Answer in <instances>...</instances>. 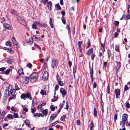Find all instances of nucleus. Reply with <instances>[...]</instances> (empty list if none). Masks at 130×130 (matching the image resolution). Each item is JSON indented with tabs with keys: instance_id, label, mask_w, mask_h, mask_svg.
Here are the masks:
<instances>
[{
	"instance_id": "nucleus-64",
	"label": "nucleus",
	"mask_w": 130,
	"mask_h": 130,
	"mask_svg": "<svg viewBox=\"0 0 130 130\" xmlns=\"http://www.w3.org/2000/svg\"><path fill=\"white\" fill-rule=\"evenodd\" d=\"M118 35V34L117 32H115L114 34V36L115 38H116Z\"/></svg>"
},
{
	"instance_id": "nucleus-58",
	"label": "nucleus",
	"mask_w": 130,
	"mask_h": 130,
	"mask_svg": "<svg viewBox=\"0 0 130 130\" xmlns=\"http://www.w3.org/2000/svg\"><path fill=\"white\" fill-rule=\"evenodd\" d=\"M119 22L118 21H115V22L114 24L115 26H118L119 24Z\"/></svg>"
},
{
	"instance_id": "nucleus-31",
	"label": "nucleus",
	"mask_w": 130,
	"mask_h": 130,
	"mask_svg": "<svg viewBox=\"0 0 130 130\" xmlns=\"http://www.w3.org/2000/svg\"><path fill=\"white\" fill-rule=\"evenodd\" d=\"M34 45H35V47H36L37 48H38V49L39 50L40 52L41 51V47H40V46L39 45H37L36 43L34 44Z\"/></svg>"
},
{
	"instance_id": "nucleus-55",
	"label": "nucleus",
	"mask_w": 130,
	"mask_h": 130,
	"mask_svg": "<svg viewBox=\"0 0 130 130\" xmlns=\"http://www.w3.org/2000/svg\"><path fill=\"white\" fill-rule=\"evenodd\" d=\"M50 109H51V110L52 111H54L55 110V107L53 106L52 105L51 106Z\"/></svg>"
},
{
	"instance_id": "nucleus-32",
	"label": "nucleus",
	"mask_w": 130,
	"mask_h": 130,
	"mask_svg": "<svg viewBox=\"0 0 130 130\" xmlns=\"http://www.w3.org/2000/svg\"><path fill=\"white\" fill-rule=\"evenodd\" d=\"M11 94V95H15L14 94L15 90L14 89H11L10 90Z\"/></svg>"
},
{
	"instance_id": "nucleus-26",
	"label": "nucleus",
	"mask_w": 130,
	"mask_h": 130,
	"mask_svg": "<svg viewBox=\"0 0 130 130\" xmlns=\"http://www.w3.org/2000/svg\"><path fill=\"white\" fill-rule=\"evenodd\" d=\"M7 117L9 119H13V116L11 114L8 115L7 116Z\"/></svg>"
},
{
	"instance_id": "nucleus-16",
	"label": "nucleus",
	"mask_w": 130,
	"mask_h": 130,
	"mask_svg": "<svg viewBox=\"0 0 130 130\" xmlns=\"http://www.w3.org/2000/svg\"><path fill=\"white\" fill-rule=\"evenodd\" d=\"M6 48L7 49H5L6 50H8V52L11 54H12L14 52V51L11 48Z\"/></svg>"
},
{
	"instance_id": "nucleus-29",
	"label": "nucleus",
	"mask_w": 130,
	"mask_h": 130,
	"mask_svg": "<svg viewBox=\"0 0 130 130\" xmlns=\"http://www.w3.org/2000/svg\"><path fill=\"white\" fill-rule=\"evenodd\" d=\"M40 93L42 95H45L46 94V91L44 90H42L40 91Z\"/></svg>"
},
{
	"instance_id": "nucleus-49",
	"label": "nucleus",
	"mask_w": 130,
	"mask_h": 130,
	"mask_svg": "<svg viewBox=\"0 0 130 130\" xmlns=\"http://www.w3.org/2000/svg\"><path fill=\"white\" fill-rule=\"evenodd\" d=\"M58 84L60 86H63V82L61 81L58 82Z\"/></svg>"
},
{
	"instance_id": "nucleus-33",
	"label": "nucleus",
	"mask_w": 130,
	"mask_h": 130,
	"mask_svg": "<svg viewBox=\"0 0 130 130\" xmlns=\"http://www.w3.org/2000/svg\"><path fill=\"white\" fill-rule=\"evenodd\" d=\"M107 54L108 55V58L110 59V56H111V52L110 51L108 50H107Z\"/></svg>"
},
{
	"instance_id": "nucleus-34",
	"label": "nucleus",
	"mask_w": 130,
	"mask_h": 130,
	"mask_svg": "<svg viewBox=\"0 0 130 130\" xmlns=\"http://www.w3.org/2000/svg\"><path fill=\"white\" fill-rule=\"evenodd\" d=\"M12 96L9 98V101H10V100H11L13 99H15V95H12Z\"/></svg>"
},
{
	"instance_id": "nucleus-14",
	"label": "nucleus",
	"mask_w": 130,
	"mask_h": 130,
	"mask_svg": "<svg viewBox=\"0 0 130 130\" xmlns=\"http://www.w3.org/2000/svg\"><path fill=\"white\" fill-rule=\"evenodd\" d=\"M40 111H41L43 114L45 116H46L47 113V109H45L44 110H43L42 111V109H41Z\"/></svg>"
},
{
	"instance_id": "nucleus-37",
	"label": "nucleus",
	"mask_w": 130,
	"mask_h": 130,
	"mask_svg": "<svg viewBox=\"0 0 130 130\" xmlns=\"http://www.w3.org/2000/svg\"><path fill=\"white\" fill-rule=\"evenodd\" d=\"M93 115L94 116H96L97 115V112L95 107L94 109Z\"/></svg>"
},
{
	"instance_id": "nucleus-23",
	"label": "nucleus",
	"mask_w": 130,
	"mask_h": 130,
	"mask_svg": "<svg viewBox=\"0 0 130 130\" xmlns=\"http://www.w3.org/2000/svg\"><path fill=\"white\" fill-rule=\"evenodd\" d=\"M49 24L51 27L52 28H53V26L52 24V19L51 18H50V19Z\"/></svg>"
},
{
	"instance_id": "nucleus-52",
	"label": "nucleus",
	"mask_w": 130,
	"mask_h": 130,
	"mask_svg": "<svg viewBox=\"0 0 130 130\" xmlns=\"http://www.w3.org/2000/svg\"><path fill=\"white\" fill-rule=\"evenodd\" d=\"M10 71V69L7 70L5 72V74L7 75L8 74Z\"/></svg>"
},
{
	"instance_id": "nucleus-27",
	"label": "nucleus",
	"mask_w": 130,
	"mask_h": 130,
	"mask_svg": "<svg viewBox=\"0 0 130 130\" xmlns=\"http://www.w3.org/2000/svg\"><path fill=\"white\" fill-rule=\"evenodd\" d=\"M55 8L57 9L61 10V7L59 4H57L55 5Z\"/></svg>"
},
{
	"instance_id": "nucleus-25",
	"label": "nucleus",
	"mask_w": 130,
	"mask_h": 130,
	"mask_svg": "<svg viewBox=\"0 0 130 130\" xmlns=\"http://www.w3.org/2000/svg\"><path fill=\"white\" fill-rule=\"evenodd\" d=\"M25 124L28 126V127H30V126L29 125L30 122H29L28 120H26L25 122Z\"/></svg>"
},
{
	"instance_id": "nucleus-50",
	"label": "nucleus",
	"mask_w": 130,
	"mask_h": 130,
	"mask_svg": "<svg viewBox=\"0 0 130 130\" xmlns=\"http://www.w3.org/2000/svg\"><path fill=\"white\" fill-rule=\"evenodd\" d=\"M13 116L15 118H17L18 117V114L17 113H14Z\"/></svg>"
},
{
	"instance_id": "nucleus-42",
	"label": "nucleus",
	"mask_w": 130,
	"mask_h": 130,
	"mask_svg": "<svg viewBox=\"0 0 130 130\" xmlns=\"http://www.w3.org/2000/svg\"><path fill=\"white\" fill-rule=\"evenodd\" d=\"M56 77L57 80L58 82H59V81H61L60 78L59 77L58 75V74H57V75H56Z\"/></svg>"
},
{
	"instance_id": "nucleus-59",
	"label": "nucleus",
	"mask_w": 130,
	"mask_h": 130,
	"mask_svg": "<svg viewBox=\"0 0 130 130\" xmlns=\"http://www.w3.org/2000/svg\"><path fill=\"white\" fill-rule=\"evenodd\" d=\"M27 66L29 68H31L32 66V65L30 63H28L27 65Z\"/></svg>"
},
{
	"instance_id": "nucleus-53",
	"label": "nucleus",
	"mask_w": 130,
	"mask_h": 130,
	"mask_svg": "<svg viewBox=\"0 0 130 130\" xmlns=\"http://www.w3.org/2000/svg\"><path fill=\"white\" fill-rule=\"evenodd\" d=\"M23 111L26 112H27L28 111L27 108L25 107H23Z\"/></svg>"
},
{
	"instance_id": "nucleus-30",
	"label": "nucleus",
	"mask_w": 130,
	"mask_h": 130,
	"mask_svg": "<svg viewBox=\"0 0 130 130\" xmlns=\"http://www.w3.org/2000/svg\"><path fill=\"white\" fill-rule=\"evenodd\" d=\"M58 123V121H56L53 123L51 124L50 125V127H52L53 126L55 125V124Z\"/></svg>"
},
{
	"instance_id": "nucleus-6",
	"label": "nucleus",
	"mask_w": 130,
	"mask_h": 130,
	"mask_svg": "<svg viewBox=\"0 0 130 130\" xmlns=\"http://www.w3.org/2000/svg\"><path fill=\"white\" fill-rule=\"evenodd\" d=\"M30 77L31 79H36L38 77V74L37 73H33L30 75Z\"/></svg>"
},
{
	"instance_id": "nucleus-24",
	"label": "nucleus",
	"mask_w": 130,
	"mask_h": 130,
	"mask_svg": "<svg viewBox=\"0 0 130 130\" xmlns=\"http://www.w3.org/2000/svg\"><path fill=\"white\" fill-rule=\"evenodd\" d=\"M66 118V116L65 115H63L60 119V120L62 121H65V119Z\"/></svg>"
},
{
	"instance_id": "nucleus-62",
	"label": "nucleus",
	"mask_w": 130,
	"mask_h": 130,
	"mask_svg": "<svg viewBox=\"0 0 130 130\" xmlns=\"http://www.w3.org/2000/svg\"><path fill=\"white\" fill-rule=\"evenodd\" d=\"M95 55L94 54H92L91 56V59L92 60H93L94 59Z\"/></svg>"
},
{
	"instance_id": "nucleus-11",
	"label": "nucleus",
	"mask_w": 130,
	"mask_h": 130,
	"mask_svg": "<svg viewBox=\"0 0 130 130\" xmlns=\"http://www.w3.org/2000/svg\"><path fill=\"white\" fill-rule=\"evenodd\" d=\"M29 80V78L28 77H24L23 78V82L25 84L28 83Z\"/></svg>"
},
{
	"instance_id": "nucleus-5",
	"label": "nucleus",
	"mask_w": 130,
	"mask_h": 130,
	"mask_svg": "<svg viewBox=\"0 0 130 130\" xmlns=\"http://www.w3.org/2000/svg\"><path fill=\"white\" fill-rule=\"evenodd\" d=\"M11 39L14 45L16 46V47L17 48H19V44L15 38L14 37H12V38Z\"/></svg>"
},
{
	"instance_id": "nucleus-1",
	"label": "nucleus",
	"mask_w": 130,
	"mask_h": 130,
	"mask_svg": "<svg viewBox=\"0 0 130 130\" xmlns=\"http://www.w3.org/2000/svg\"><path fill=\"white\" fill-rule=\"evenodd\" d=\"M122 121H120V125H122V124L125 125L128 119V115L124 113L122 115Z\"/></svg>"
},
{
	"instance_id": "nucleus-35",
	"label": "nucleus",
	"mask_w": 130,
	"mask_h": 130,
	"mask_svg": "<svg viewBox=\"0 0 130 130\" xmlns=\"http://www.w3.org/2000/svg\"><path fill=\"white\" fill-rule=\"evenodd\" d=\"M110 88L109 85L108 84L107 86V92L108 94H109L110 93Z\"/></svg>"
},
{
	"instance_id": "nucleus-60",
	"label": "nucleus",
	"mask_w": 130,
	"mask_h": 130,
	"mask_svg": "<svg viewBox=\"0 0 130 130\" xmlns=\"http://www.w3.org/2000/svg\"><path fill=\"white\" fill-rule=\"evenodd\" d=\"M8 125V124L7 123L5 124L3 126V127L4 129H5V127L7 126Z\"/></svg>"
},
{
	"instance_id": "nucleus-47",
	"label": "nucleus",
	"mask_w": 130,
	"mask_h": 130,
	"mask_svg": "<svg viewBox=\"0 0 130 130\" xmlns=\"http://www.w3.org/2000/svg\"><path fill=\"white\" fill-rule=\"evenodd\" d=\"M15 90H17L20 89V88L18 87V85L17 84H15Z\"/></svg>"
},
{
	"instance_id": "nucleus-12",
	"label": "nucleus",
	"mask_w": 130,
	"mask_h": 130,
	"mask_svg": "<svg viewBox=\"0 0 130 130\" xmlns=\"http://www.w3.org/2000/svg\"><path fill=\"white\" fill-rule=\"evenodd\" d=\"M4 27L9 30H10L11 29V27L7 23H5L4 24Z\"/></svg>"
},
{
	"instance_id": "nucleus-10",
	"label": "nucleus",
	"mask_w": 130,
	"mask_h": 130,
	"mask_svg": "<svg viewBox=\"0 0 130 130\" xmlns=\"http://www.w3.org/2000/svg\"><path fill=\"white\" fill-rule=\"evenodd\" d=\"M58 114H52L51 115L50 118V120L52 121L56 117Z\"/></svg>"
},
{
	"instance_id": "nucleus-46",
	"label": "nucleus",
	"mask_w": 130,
	"mask_h": 130,
	"mask_svg": "<svg viewBox=\"0 0 130 130\" xmlns=\"http://www.w3.org/2000/svg\"><path fill=\"white\" fill-rule=\"evenodd\" d=\"M7 62L9 64H11L13 62V60L11 59H9L7 61Z\"/></svg>"
},
{
	"instance_id": "nucleus-8",
	"label": "nucleus",
	"mask_w": 130,
	"mask_h": 130,
	"mask_svg": "<svg viewBox=\"0 0 130 130\" xmlns=\"http://www.w3.org/2000/svg\"><path fill=\"white\" fill-rule=\"evenodd\" d=\"M60 92L62 94V97H64L66 94V92L64 89L63 88H60Z\"/></svg>"
},
{
	"instance_id": "nucleus-18",
	"label": "nucleus",
	"mask_w": 130,
	"mask_h": 130,
	"mask_svg": "<svg viewBox=\"0 0 130 130\" xmlns=\"http://www.w3.org/2000/svg\"><path fill=\"white\" fill-rule=\"evenodd\" d=\"M10 13L12 14H13L14 15H17L18 14V13L15 11L14 10H11Z\"/></svg>"
},
{
	"instance_id": "nucleus-43",
	"label": "nucleus",
	"mask_w": 130,
	"mask_h": 130,
	"mask_svg": "<svg viewBox=\"0 0 130 130\" xmlns=\"http://www.w3.org/2000/svg\"><path fill=\"white\" fill-rule=\"evenodd\" d=\"M82 43V42L78 41V49L79 50H80L81 45Z\"/></svg>"
},
{
	"instance_id": "nucleus-9",
	"label": "nucleus",
	"mask_w": 130,
	"mask_h": 130,
	"mask_svg": "<svg viewBox=\"0 0 130 130\" xmlns=\"http://www.w3.org/2000/svg\"><path fill=\"white\" fill-rule=\"evenodd\" d=\"M116 62L117 64V65L116 67V69L117 71H118L119 70V69L120 68V67L121 66V62Z\"/></svg>"
},
{
	"instance_id": "nucleus-40",
	"label": "nucleus",
	"mask_w": 130,
	"mask_h": 130,
	"mask_svg": "<svg viewBox=\"0 0 130 130\" xmlns=\"http://www.w3.org/2000/svg\"><path fill=\"white\" fill-rule=\"evenodd\" d=\"M117 119V115L116 114L115 115L114 117V119L115 122H116V121Z\"/></svg>"
},
{
	"instance_id": "nucleus-19",
	"label": "nucleus",
	"mask_w": 130,
	"mask_h": 130,
	"mask_svg": "<svg viewBox=\"0 0 130 130\" xmlns=\"http://www.w3.org/2000/svg\"><path fill=\"white\" fill-rule=\"evenodd\" d=\"M26 98H27L29 99L30 100L32 99V98L29 93L27 92V93H26Z\"/></svg>"
},
{
	"instance_id": "nucleus-13",
	"label": "nucleus",
	"mask_w": 130,
	"mask_h": 130,
	"mask_svg": "<svg viewBox=\"0 0 130 130\" xmlns=\"http://www.w3.org/2000/svg\"><path fill=\"white\" fill-rule=\"evenodd\" d=\"M93 52V49L91 48L89 49L87 52V54L88 55H90L91 54H92Z\"/></svg>"
},
{
	"instance_id": "nucleus-45",
	"label": "nucleus",
	"mask_w": 130,
	"mask_h": 130,
	"mask_svg": "<svg viewBox=\"0 0 130 130\" xmlns=\"http://www.w3.org/2000/svg\"><path fill=\"white\" fill-rule=\"evenodd\" d=\"M36 22L38 26L40 27L41 26V25L42 23L40 22L39 21H36Z\"/></svg>"
},
{
	"instance_id": "nucleus-2",
	"label": "nucleus",
	"mask_w": 130,
	"mask_h": 130,
	"mask_svg": "<svg viewBox=\"0 0 130 130\" xmlns=\"http://www.w3.org/2000/svg\"><path fill=\"white\" fill-rule=\"evenodd\" d=\"M58 61L57 59L55 58L52 59L51 66L53 69L56 68L58 66Z\"/></svg>"
},
{
	"instance_id": "nucleus-38",
	"label": "nucleus",
	"mask_w": 130,
	"mask_h": 130,
	"mask_svg": "<svg viewBox=\"0 0 130 130\" xmlns=\"http://www.w3.org/2000/svg\"><path fill=\"white\" fill-rule=\"evenodd\" d=\"M129 89V87H128V86H127V85H125L124 86V90L125 91H127Z\"/></svg>"
},
{
	"instance_id": "nucleus-63",
	"label": "nucleus",
	"mask_w": 130,
	"mask_h": 130,
	"mask_svg": "<svg viewBox=\"0 0 130 130\" xmlns=\"http://www.w3.org/2000/svg\"><path fill=\"white\" fill-rule=\"evenodd\" d=\"M36 111V109L35 108L33 109H31V112L32 113H33L35 112Z\"/></svg>"
},
{
	"instance_id": "nucleus-4",
	"label": "nucleus",
	"mask_w": 130,
	"mask_h": 130,
	"mask_svg": "<svg viewBox=\"0 0 130 130\" xmlns=\"http://www.w3.org/2000/svg\"><path fill=\"white\" fill-rule=\"evenodd\" d=\"M48 72L46 71H45L42 76V79L44 80L47 79L48 77Z\"/></svg>"
},
{
	"instance_id": "nucleus-51",
	"label": "nucleus",
	"mask_w": 130,
	"mask_h": 130,
	"mask_svg": "<svg viewBox=\"0 0 130 130\" xmlns=\"http://www.w3.org/2000/svg\"><path fill=\"white\" fill-rule=\"evenodd\" d=\"M126 106L127 108H128L130 107V104L129 103H126Z\"/></svg>"
},
{
	"instance_id": "nucleus-20",
	"label": "nucleus",
	"mask_w": 130,
	"mask_h": 130,
	"mask_svg": "<svg viewBox=\"0 0 130 130\" xmlns=\"http://www.w3.org/2000/svg\"><path fill=\"white\" fill-rule=\"evenodd\" d=\"M18 73L20 75H24L23 69H21L18 70Z\"/></svg>"
},
{
	"instance_id": "nucleus-54",
	"label": "nucleus",
	"mask_w": 130,
	"mask_h": 130,
	"mask_svg": "<svg viewBox=\"0 0 130 130\" xmlns=\"http://www.w3.org/2000/svg\"><path fill=\"white\" fill-rule=\"evenodd\" d=\"M26 43H28L30 45H31L32 43V41L31 39L30 41L27 42Z\"/></svg>"
},
{
	"instance_id": "nucleus-17",
	"label": "nucleus",
	"mask_w": 130,
	"mask_h": 130,
	"mask_svg": "<svg viewBox=\"0 0 130 130\" xmlns=\"http://www.w3.org/2000/svg\"><path fill=\"white\" fill-rule=\"evenodd\" d=\"M90 77L91 78H92V77H93V66H92L91 69H90Z\"/></svg>"
},
{
	"instance_id": "nucleus-7",
	"label": "nucleus",
	"mask_w": 130,
	"mask_h": 130,
	"mask_svg": "<svg viewBox=\"0 0 130 130\" xmlns=\"http://www.w3.org/2000/svg\"><path fill=\"white\" fill-rule=\"evenodd\" d=\"M120 90L118 88L116 89H115V92L116 95V97L117 98L120 96Z\"/></svg>"
},
{
	"instance_id": "nucleus-57",
	"label": "nucleus",
	"mask_w": 130,
	"mask_h": 130,
	"mask_svg": "<svg viewBox=\"0 0 130 130\" xmlns=\"http://www.w3.org/2000/svg\"><path fill=\"white\" fill-rule=\"evenodd\" d=\"M47 26V25L44 23H42L41 26L42 27H45Z\"/></svg>"
},
{
	"instance_id": "nucleus-36",
	"label": "nucleus",
	"mask_w": 130,
	"mask_h": 130,
	"mask_svg": "<svg viewBox=\"0 0 130 130\" xmlns=\"http://www.w3.org/2000/svg\"><path fill=\"white\" fill-rule=\"evenodd\" d=\"M6 44L7 46L9 45L10 47H11V42L9 41H7L6 43Z\"/></svg>"
},
{
	"instance_id": "nucleus-15",
	"label": "nucleus",
	"mask_w": 130,
	"mask_h": 130,
	"mask_svg": "<svg viewBox=\"0 0 130 130\" xmlns=\"http://www.w3.org/2000/svg\"><path fill=\"white\" fill-rule=\"evenodd\" d=\"M47 6L48 7V9L50 10L51 9V7L52 6V4L51 2L50 1L48 2L47 3Z\"/></svg>"
},
{
	"instance_id": "nucleus-22",
	"label": "nucleus",
	"mask_w": 130,
	"mask_h": 130,
	"mask_svg": "<svg viewBox=\"0 0 130 130\" xmlns=\"http://www.w3.org/2000/svg\"><path fill=\"white\" fill-rule=\"evenodd\" d=\"M94 127V124L92 121L89 125V128L90 130H92Z\"/></svg>"
},
{
	"instance_id": "nucleus-44",
	"label": "nucleus",
	"mask_w": 130,
	"mask_h": 130,
	"mask_svg": "<svg viewBox=\"0 0 130 130\" xmlns=\"http://www.w3.org/2000/svg\"><path fill=\"white\" fill-rule=\"evenodd\" d=\"M101 45L102 47V48H101V50L102 51V52H104L105 51V50H104V44H103L102 43H101Z\"/></svg>"
},
{
	"instance_id": "nucleus-28",
	"label": "nucleus",
	"mask_w": 130,
	"mask_h": 130,
	"mask_svg": "<svg viewBox=\"0 0 130 130\" xmlns=\"http://www.w3.org/2000/svg\"><path fill=\"white\" fill-rule=\"evenodd\" d=\"M21 99H23L24 100H25L26 98V94H22L21 96Z\"/></svg>"
},
{
	"instance_id": "nucleus-48",
	"label": "nucleus",
	"mask_w": 130,
	"mask_h": 130,
	"mask_svg": "<svg viewBox=\"0 0 130 130\" xmlns=\"http://www.w3.org/2000/svg\"><path fill=\"white\" fill-rule=\"evenodd\" d=\"M62 22L64 24H65L66 23V21L64 19V17L62 16Z\"/></svg>"
},
{
	"instance_id": "nucleus-41",
	"label": "nucleus",
	"mask_w": 130,
	"mask_h": 130,
	"mask_svg": "<svg viewBox=\"0 0 130 130\" xmlns=\"http://www.w3.org/2000/svg\"><path fill=\"white\" fill-rule=\"evenodd\" d=\"M37 26L36 25V24L35 23H34L32 25V28L33 29H37Z\"/></svg>"
},
{
	"instance_id": "nucleus-56",
	"label": "nucleus",
	"mask_w": 130,
	"mask_h": 130,
	"mask_svg": "<svg viewBox=\"0 0 130 130\" xmlns=\"http://www.w3.org/2000/svg\"><path fill=\"white\" fill-rule=\"evenodd\" d=\"M76 123L77 125H79L80 124V120H78L76 121Z\"/></svg>"
},
{
	"instance_id": "nucleus-39",
	"label": "nucleus",
	"mask_w": 130,
	"mask_h": 130,
	"mask_svg": "<svg viewBox=\"0 0 130 130\" xmlns=\"http://www.w3.org/2000/svg\"><path fill=\"white\" fill-rule=\"evenodd\" d=\"M76 67L75 66L73 67V71L74 75H75V73H76Z\"/></svg>"
},
{
	"instance_id": "nucleus-21",
	"label": "nucleus",
	"mask_w": 130,
	"mask_h": 130,
	"mask_svg": "<svg viewBox=\"0 0 130 130\" xmlns=\"http://www.w3.org/2000/svg\"><path fill=\"white\" fill-rule=\"evenodd\" d=\"M5 115V111H2V113L1 114V118H0V119H2V121H3V118L4 117V116Z\"/></svg>"
},
{
	"instance_id": "nucleus-3",
	"label": "nucleus",
	"mask_w": 130,
	"mask_h": 130,
	"mask_svg": "<svg viewBox=\"0 0 130 130\" xmlns=\"http://www.w3.org/2000/svg\"><path fill=\"white\" fill-rule=\"evenodd\" d=\"M18 21L22 25H26V22L25 21L24 19L22 17H18L17 18Z\"/></svg>"
},
{
	"instance_id": "nucleus-61",
	"label": "nucleus",
	"mask_w": 130,
	"mask_h": 130,
	"mask_svg": "<svg viewBox=\"0 0 130 130\" xmlns=\"http://www.w3.org/2000/svg\"><path fill=\"white\" fill-rule=\"evenodd\" d=\"M115 50L116 52H119V50L118 47L117 46H116L115 48Z\"/></svg>"
}]
</instances>
